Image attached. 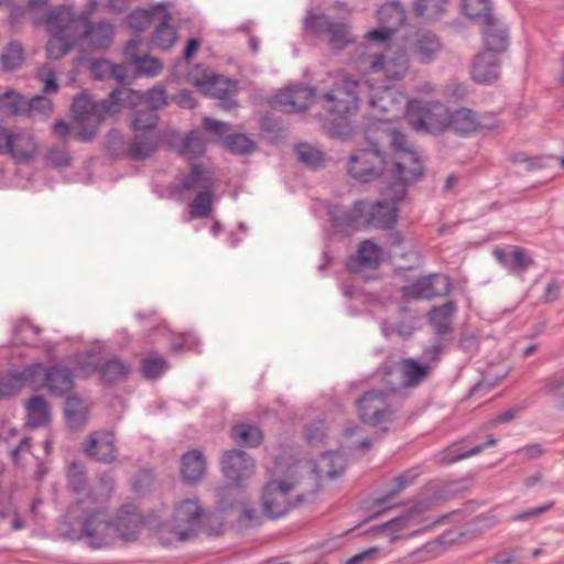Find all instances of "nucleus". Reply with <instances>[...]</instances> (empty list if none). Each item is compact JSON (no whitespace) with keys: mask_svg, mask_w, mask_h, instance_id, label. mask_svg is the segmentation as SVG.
<instances>
[{"mask_svg":"<svg viewBox=\"0 0 564 564\" xmlns=\"http://www.w3.org/2000/svg\"><path fill=\"white\" fill-rule=\"evenodd\" d=\"M290 91L293 100L296 102L294 105L295 112L302 111L311 105H315L314 99L318 93L316 88L305 86L290 88Z\"/></svg>","mask_w":564,"mask_h":564,"instance_id":"obj_57","label":"nucleus"},{"mask_svg":"<svg viewBox=\"0 0 564 564\" xmlns=\"http://www.w3.org/2000/svg\"><path fill=\"white\" fill-rule=\"evenodd\" d=\"M14 140L11 142L9 155L19 164L29 163L39 152V144L34 135L25 129L17 128L13 131Z\"/></svg>","mask_w":564,"mask_h":564,"instance_id":"obj_22","label":"nucleus"},{"mask_svg":"<svg viewBox=\"0 0 564 564\" xmlns=\"http://www.w3.org/2000/svg\"><path fill=\"white\" fill-rule=\"evenodd\" d=\"M144 521L138 508L132 503L121 506L118 510L112 530L124 541H134L143 528Z\"/></svg>","mask_w":564,"mask_h":564,"instance_id":"obj_18","label":"nucleus"},{"mask_svg":"<svg viewBox=\"0 0 564 564\" xmlns=\"http://www.w3.org/2000/svg\"><path fill=\"white\" fill-rule=\"evenodd\" d=\"M226 148L234 154L243 155L254 150L256 143L253 140L242 133L228 134L225 138Z\"/></svg>","mask_w":564,"mask_h":564,"instance_id":"obj_53","label":"nucleus"},{"mask_svg":"<svg viewBox=\"0 0 564 564\" xmlns=\"http://www.w3.org/2000/svg\"><path fill=\"white\" fill-rule=\"evenodd\" d=\"M204 94L219 99V107L224 110H232L237 107L234 98L237 94V84L224 76H214L203 86Z\"/></svg>","mask_w":564,"mask_h":564,"instance_id":"obj_21","label":"nucleus"},{"mask_svg":"<svg viewBox=\"0 0 564 564\" xmlns=\"http://www.w3.org/2000/svg\"><path fill=\"white\" fill-rule=\"evenodd\" d=\"M28 424L31 427L44 426L50 422V408L46 400L41 395H34L26 404Z\"/></svg>","mask_w":564,"mask_h":564,"instance_id":"obj_38","label":"nucleus"},{"mask_svg":"<svg viewBox=\"0 0 564 564\" xmlns=\"http://www.w3.org/2000/svg\"><path fill=\"white\" fill-rule=\"evenodd\" d=\"M160 11L159 23L152 35V43L155 47L167 51L176 41V31L170 24L172 15L166 12L164 4H160Z\"/></svg>","mask_w":564,"mask_h":564,"instance_id":"obj_30","label":"nucleus"},{"mask_svg":"<svg viewBox=\"0 0 564 564\" xmlns=\"http://www.w3.org/2000/svg\"><path fill=\"white\" fill-rule=\"evenodd\" d=\"M456 311L457 306L454 301H448L430 311L429 319L437 335H447L453 332L452 322Z\"/></svg>","mask_w":564,"mask_h":564,"instance_id":"obj_33","label":"nucleus"},{"mask_svg":"<svg viewBox=\"0 0 564 564\" xmlns=\"http://www.w3.org/2000/svg\"><path fill=\"white\" fill-rule=\"evenodd\" d=\"M68 487L76 495H84L88 491V482L86 477L85 467L78 463L73 462L69 465L67 473Z\"/></svg>","mask_w":564,"mask_h":564,"instance_id":"obj_48","label":"nucleus"},{"mask_svg":"<svg viewBox=\"0 0 564 564\" xmlns=\"http://www.w3.org/2000/svg\"><path fill=\"white\" fill-rule=\"evenodd\" d=\"M97 369L106 384L126 381L131 370L130 366L118 357L100 361Z\"/></svg>","mask_w":564,"mask_h":564,"instance_id":"obj_35","label":"nucleus"},{"mask_svg":"<svg viewBox=\"0 0 564 564\" xmlns=\"http://www.w3.org/2000/svg\"><path fill=\"white\" fill-rule=\"evenodd\" d=\"M117 438L112 431L100 430L89 433L84 443V452L102 464H112L118 457Z\"/></svg>","mask_w":564,"mask_h":564,"instance_id":"obj_13","label":"nucleus"},{"mask_svg":"<svg viewBox=\"0 0 564 564\" xmlns=\"http://www.w3.org/2000/svg\"><path fill=\"white\" fill-rule=\"evenodd\" d=\"M380 25L388 26L394 32L404 23L405 12L399 2H389L378 10Z\"/></svg>","mask_w":564,"mask_h":564,"instance_id":"obj_39","label":"nucleus"},{"mask_svg":"<svg viewBox=\"0 0 564 564\" xmlns=\"http://www.w3.org/2000/svg\"><path fill=\"white\" fill-rule=\"evenodd\" d=\"M391 147L393 148V165L388 170V186L392 200H402L406 186L417 182L423 176V164L412 149L406 145L405 135L399 131L391 132Z\"/></svg>","mask_w":564,"mask_h":564,"instance_id":"obj_2","label":"nucleus"},{"mask_svg":"<svg viewBox=\"0 0 564 564\" xmlns=\"http://www.w3.org/2000/svg\"><path fill=\"white\" fill-rule=\"evenodd\" d=\"M346 467L344 456L338 452L324 453L318 464L308 459H299L290 466V476L299 474L307 482V492L314 494L318 488L319 480L326 476L334 479L340 476Z\"/></svg>","mask_w":564,"mask_h":564,"instance_id":"obj_6","label":"nucleus"},{"mask_svg":"<svg viewBox=\"0 0 564 564\" xmlns=\"http://www.w3.org/2000/svg\"><path fill=\"white\" fill-rule=\"evenodd\" d=\"M533 264V260L520 247H513L510 252L508 270L516 274H522Z\"/></svg>","mask_w":564,"mask_h":564,"instance_id":"obj_58","label":"nucleus"},{"mask_svg":"<svg viewBox=\"0 0 564 564\" xmlns=\"http://www.w3.org/2000/svg\"><path fill=\"white\" fill-rule=\"evenodd\" d=\"M135 67L140 74H144L147 76H155L162 69V64L156 58L143 55L141 59H137Z\"/></svg>","mask_w":564,"mask_h":564,"instance_id":"obj_64","label":"nucleus"},{"mask_svg":"<svg viewBox=\"0 0 564 564\" xmlns=\"http://www.w3.org/2000/svg\"><path fill=\"white\" fill-rule=\"evenodd\" d=\"M425 299L430 300L436 296H444L451 292L452 284L447 275L433 273L423 276Z\"/></svg>","mask_w":564,"mask_h":564,"instance_id":"obj_42","label":"nucleus"},{"mask_svg":"<svg viewBox=\"0 0 564 564\" xmlns=\"http://www.w3.org/2000/svg\"><path fill=\"white\" fill-rule=\"evenodd\" d=\"M202 519L203 509L198 501L196 499H185L175 507L171 521L172 531L178 536V540H188L199 528Z\"/></svg>","mask_w":564,"mask_h":564,"instance_id":"obj_11","label":"nucleus"},{"mask_svg":"<svg viewBox=\"0 0 564 564\" xmlns=\"http://www.w3.org/2000/svg\"><path fill=\"white\" fill-rule=\"evenodd\" d=\"M78 22L85 23V19L74 20V12L67 7L52 9L45 19L51 39L46 44V54L51 59H59L73 48L78 41Z\"/></svg>","mask_w":564,"mask_h":564,"instance_id":"obj_3","label":"nucleus"},{"mask_svg":"<svg viewBox=\"0 0 564 564\" xmlns=\"http://www.w3.org/2000/svg\"><path fill=\"white\" fill-rule=\"evenodd\" d=\"M481 128L482 123L475 111L468 108L449 111L448 129L456 134L466 137L479 131Z\"/></svg>","mask_w":564,"mask_h":564,"instance_id":"obj_27","label":"nucleus"},{"mask_svg":"<svg viewBox=\"0 0 564 564\" xmlns=\"http://www.w3.org/2000/svg\"><path fill=\"white\" fill-rule=\"evenodd\" d=\"M181 471L186 482L199 481L206 471V462L203 454L197 449L185 453L181 459Z\"/></svg>","mask_w":564,"mask_h":564,"instance_id":"obj_34","label":"nucleus"},{"mask_svg":"<svg viewBox=\"0 0 564 564\" xmlns=\"http://www.w3.org/2000/svg\"><path fill=\"white\" fill-rule=\"evenodd\" d=\"M231 437L239 445L258 446L262 441V432L258 426L241 424L234 426Z\"/></svg>","mask_w":564,"mask_h":564,"instance_id":"obj_44","label":"nucleus"},{"mask_svg":"<svg viewBox=\"0 0 564 564\" xmlns=\"http://www.w3.org/2000/svg\"><path fill=\"white\" fill-rule=\"evenodd\" d=\"M169 369L167 361L156 354H150L141 360L140 370L144 378L153 380Z\"/></svg>","mask_w":564,"mask_h":564,"instance_id":"obj_47","label":"nucleus"},{"mask_svg":"<svg viewBox=\"0 0 564 564\" xmlns=\"http://www.w3.org/2000/svg\"><path fill=\"white\" fill-rule=\"evenodd\" d=\"M80 19H85V23L78 22V40L86 39L91 47L99 50L108 48L111 45L112 26L109 22L91 23L88 13L83 12L79 15L74 13V20Z\"/></svg>","mask_w":564,"mask_h":564,"instance_id":"obj_16","label":"nucleus"},{"mask_svg":"<svg viewBox=\"0 0 564 564\" xmlns=\"http://www.w3.org/2000/svg\"><path fill=\"white\" fill-rule=\"evenodd\" d=\"M47 370L48 368L39 362L31 364L20 370H12L18 393L25 386H31L34 390L45 388Z\"/></svg>","mask_w":564,"mask_h":564,"instance_id":"obj_29","label":"nucleus"},{"mask_svg":"<svg viewBox=\"0 0 564 564\" xmlns=\"http://www.w3.org/2000/svg\"><path fill=\"white\" fill-rule=\"evenodd\" d=\"M119 107H131L133 109L131 120L133 131H155L159 117L153 109L141 106L137 100L135 104L120 102Z\"/></svg>","mask_w":564,"mask_h":564,"instance_id":"obj_36","label":"nucleus"},{"mask_svg":"<svg viewBox=\"0 0 564 564\" xmlns=\"http://www.w3.org/2000/svg\"><path fill=\"white\" fill-rule=\"evenodd\" d=\"M357 258L361 265L376 269L381 261V250L371 240H365L358 247Z\"/></svg>","mask_w":564,"mask_h":564,"instance_id":"obj_46","label":"nucleus"},{"mask_svg":"<svg viewBox=\"0 0 564 564\" xmlns=\"http://www.w3.org/2000/svg\"><path fill=\"white\" fill-rule=\"evenodd\" d=\"M160 138L155 131H134L129 140V159L142 161L150 158L156 150Z\"/></svg>","mask_w":564,"mask_h":564,"instance_id":"obj_23","label":"nucleus"},{"mask_svg":"<svg viewBox=\"0 0 564 564\" xmlns=\"http://www.w3.org/2000/svg\"><path fill=\"white\" fill-rule=\"evenodd\" d=\"M45 163L52 167H63L70 163V155L66 149L52 147L44 156Z\"/></svg>","mask_w":564,"mask_h":564,"instance_id":"obj_62","label":"nucleus"},{"mask_svg":"<svg viewBox=\"0 0 564 564\" xmlns=\"http://www.w3.org/2000/svg\"><path fill=\"white\" fill-rule=\"evenodd\" d=\"M417 469H410L398 477H395V488L390 490L383 497L377 499L376 503L378 506H384L389 500L397 496L400 491H402L408 486L412 485L415 478L419 476Z\"/></svg>","mask_w":564,"mask_h":564,"instance_id":"obj_56","label":"nucleus"},{"mask_svg":"<svg viewBox=\"0 0 564 564\" xmlns=\"http://www.w3.org/2000/svg\"><path fill=\"white\" fill-rule=\"evenodd\" d=\"M254 463L249 454L239 449L226 452L221 457V471L224 476L240 486V482L253 474Z\"/></svg>","mask_w":564,"mask_h":564,"instance_id":"obj_15","label":"nucleus"},{"mask_svg":"<svg viewBox=\"0 0 564 564\" xmlns=\"http://www.w3.org/2000/svg\"><path fill=\"white\" fill-rule=\"evenodd\" d=\"M213 186L210 172L202 164H194L188 174L181 180L183 191H207Z\"/></svg>","mask_w":564,"mask_h":564,"instance_id":"obj_37","label":"nucleus"},{"mask_svg":"<svg viewBox=\"0 0 564 564\" xmlns=\"http://www.w3.org/2000/svg\"><path fill=\"white\" fill-rule=\"evenodd\" d=\"M335 22L326 14L310 13L305 19V25L317 35H326Z\"/></svg>","mask_w":564,"mask_h":564,"instance_id":"obj_60","label":"nucleus"},{"mask_svg":"<svg viewBox=\"0 0 564 564\" xmlns=\"http://www.w3.org/2000/svg\"><path fill=\"white\" fill-rule=\"evenodd\" d=\"M378 375L381 377V381L384 389H381L386 394L394 399L395 397H404V389L402 384V378L399 380V362L386 360L378 368Z\"/></svg>","mask_w":564,"mask_h":564,"instance_id":"obj_31","label":"nucleus"},{"mask_svg":"<svg viewBox=\"0 0 564 564\" xmlns=\"http://www.w3.org/2000/svg\"><path fill=\"white\" fill-rule=\"evenodd\" d=\"M445 6V0H416L413 10L415 15L427 21H435L444 14Z\"/></svg>","mask_w":564,"mask_h":564,"instance_id":"obj_43","label":"nucleus"},{"mask_svg":"<svg viewBox=\"0 0 564 564\" xmlns=\"http://www.w3.org/2000/svg\"><path fill=\"white\" fill-rule=\"evenodd\" d=\"M290 467L286 470V477L283 480L269 481L262 491V511L270 519H278L286 514L291 509L300 506L307 500L304 494L296 495L292 501L289 499L290 491L306 484L299 474L293 477L289 474Z\"/></svg>","mask_w":564,"mask_h":564,"instance_id":"obj_4","label":"nucleus"},{"mask_svg":"<svg viewBox=\"0 0 564 564\" xmlns=\"http://www.w3.org/2000/svg\"><path fill=\"white\" fill-rule=\"evenodd\" d=\"M441 50L442 43L432 32L416 33L411 42L412 54L423 64L431 63Z\"/></svg>","mask_w":564,"mask_h":564,"instance_id":"obj_26","label":"nucleus"},{"mask_svg":"<svg viewBox=\"0 0 564 564\" xmlns=\"http://www.w3.org/2000/svg\"><path fill=\"white\" fill-rule=\"evenodd\" d=\"M328 35V43L333 50H343L351 41L350 26L345 22H335L330 28Z\"/></svg>","mask_w":564,"mask_h":564,"instance_id":"obj_49","label":"nucleus"},{"mask_svg":"<svg viewBox=\"0 0 564 564\" xmlns=\"http://www.w3.org/2000/svg\"><path fill=\"white\" fill-rule=\"evenodd\" d=\"M213 212V192L199 191L193 202L188 205L189 219H204L210 216Z\"/></svg>","mask_w":564,"mask_h":564,"instance_id":"obj_40","label":"nucleus"},{"mask_svg":"<svg viewBox=\"0 0 564 564\" xmlns=\"http://www.w3.org/2000/svg\"><path fill=\"white\" fill-rule=\"evenodd\" d=\"M111 521L104 508L86 511L82 521V536L94 549L108 544L111 536Z\"/></svg>","mask_w":564,"mask_h":564,"instance_id":"obj_12","label":"nucleus"},{"mask_svg":"<svg viewBox=\"0 0 564 564\" xmlns=\"http://www.w3.org/2000/svg\"><path fill=\"white\" fill-rule=\"evenodd\" d=\"M111 98L118 99L119 104H135V100L155 112L166 105V93L163 87H153L141 94L127 87L116 88L111 91Z\"/></svg>","mask_w":564,"mask_h":564,"instance_id":"obj_17","label":"nucleus"},{"mask_svg":"<svg viewBox=\"0 0 564 564\" xmlns=\"http://www.w3.org/2000/svg\"><path fill=\"white\" fill-rule=\"evenodd\" d=\"M26 115L30 117L40 115V116H50L53 111V102L48 97L45 96H35L28 100L26 105Z\"/></svg>","mask_w":564,"mask_h":564,"instance_id":"obj_61","label":"nucleus"},{"mask_svg":"<svg viewBox=\"0 0 564 564\" xmlns=\"http://www.w3.org/2000/svg\"><path fill=\"white\" fill-rule=\"evenodd\" d=\"M329 216L339 230H360L369 226V205L364 200H357L350 209L336 205L329 209Z\"/></svg>","mask_w":564,"mask_h":564,"instance_id":"obj_14","label":"nucleus"},{"mask_svg":"<svg viewBox=\"0 0 564 564\" xmlns=\"http://www.w3.org/2000/svg\"><path fill=\"white\" fill-rule=\"evenodd\" d=\"M2 66L7 70H14L23 63V47L20 42H10L1 55Z\"/></svg>","mask_w":564,"mask_h":564,"instance_id":"obj_50","label":"nucleus"},{"mask_svg":"<svg viewBox=\"0 0 564 564\" xmlns=\"http://www.w3.org/2000/svg\"><path fill=\"white\" fill-rule=\"evenodd\" d=\"M369 69L372 73H383L388 79L400 80L409 70V57L404 47H390L384 54L370 56Z\"/></svg>","mask_w":564,"mask_h":564,"instance_id":"obj_10","label":"nucleus"},{"mask_svg":"<svg viewBox=\"0 0 564 564\" xmlns=\"http://www.w3.org/2000/svg\"><path fill=\"white\" fill-rule=\"evenodd\" d=\"M113 490L115 478L110 474H102L98 479V484L87 494L93 501L104 502L111 497Z\"/></svg>","mask_w":564,"mask_h":564,"instance_id":"obj_52","label":"nucleus"},{"mask_svg":"<svg viewBox=\"0 0 564 564\" xmlns=\"http://www.w3.org/2000/svg\"><path fill=\"white\" fill-rule=\"evenodd\" d=\"M499 59L489 52L476 55L473 67V79L479 84H490L499 77Z\"/></svg>","mask_w":564,"mask_h":564,"instance_id":"obj_25","label":"nucleus"},{"mask_svg":"<svg viewBox=\"0 0 564 564\" xmlns=\"http://www.w3.org/2000/svg\"><path fill=\"white\" fill-rule=\"evenodd\" d=\"M481 25L486 52L491 54L505 52L509 45L508 30L505 24L494 18Z\"/></svg>","mask_w":564,"mask_h":564,"instance_id":"obj_24","label":"nucleus"},{"mask_svg":"<svg viewBox=\"0 0 564 564\" xmlns=\"http://www.w3.org/2000/svg\"><path fill=\"white\" fill-rule=\"evenodd\" d=\"M392 192L386 187L383 191V198L376 204L369 206V225L381 228V229H390L397 223V204L400 200H392L389 196H391Z\"/></svg>","mask_w":564,"mask_h":564,"instance_id":"obj_20","label":"nucleus"},{"mask_svg":"<svg viewBox=\"0 0 564 564\" xmlns=\"http://www.w3.org/2000/svg\"><path fill=\"white\" fill-rule=\"evenodd\" d=\"M73 384L74 376L70 369L58 366L48 368L45 388L52 394L62 397L72 390Z\"/></svg>","mask_w":564,"mask_h":564,"instance_id":"obj_32","label":"nucleus"},{"mask_svg":"<svg viewBox=\"0 0 564 564\" xmlns=\"http://www.w3.org/2000/svg\"><path fill=\"white\" fill-rule=\"evenodd\" d=\"M387 162L373 144L369 149L357 150L349 156L348 173L349 175L362 183L371 182L378 178L386 170Z\"/></svg>","mask_w":564,"mask_h":564,"instance_id":"obj_9","label":"nucleus"},{"mask_svg":"<svg viewBox=\"0 0 564 564\" xmlns=\"http://www.w3.org/2000/svg\"><path fill=\"white\" fill-rule=\"evenodd\" d=\"M160 13V4L153 12L147 10H135L129 14L128 25L134 31H144L152 24L154 19L159 18Z\"/></svg>","mask_w":564,"mask_h":564,"instance_id":"obj_54","label":"nucleus"},{"mask_svg":"<svg viewBox=\"0 0 564 564\" xmlns=\"http://www.w3.org/2000/svg\"><path fill=\"white\" fill-rule=\"evenodd\" d=\"M367 100L372 108L384 109L372 85L365 79H357L352 75L338 73L334 76L329 89L317 93L314 99L316 106L329 115L340 118L355 113L359 104Z\"/></svg>","mask_w":564,"mask_h":564,"instance_id":"obj_1","label":"nucleus"},{"mask_svg":"<svg viewBox=\"0 0 564 564\" xmlns=\"http://www.w3.org/2000/svg\"><path fill=\"white\" fill-rule=\"evenodd\" d=\"M295 153L299 161L311 169H317L324 162V153L310 144H299Z\"/></svg>","mask_w":564,"mask_h":564,"instance_id":"obj_55","label":"nucleus"},{"mask_svg":"<svg viewBox=\"0 0 564 564\" xmlns=\"http://www.w3.org/2000/svg\"><path fill=\"white\" fill-rule=\"evenodd\" d=\"M99 68H105L109 70L110 77L117 79L118 82H123L126 78V70L124 67L119 65H111L107 61H97L91 64V73L94 76H99Z\"/></svg>","mask_w":564,"mask_h":564,"instance_id":"obj_63","label":"nucleus"},{"mask_svg":"<svg viewBox=\"0 0 564 564\" xmlns=\"http://www.w3.org/2000/svg\"><path fill=\"white\" fill-rule=\"evenodd\" d=\"M405 118L415 131L440 133L448 129L449 110L438 101L413 99L408 102Z\"/></svg>","mask_w":564,"mask_h":564,"instance_id":"obj_7","label":"nucleus"},{"mask_svg":"<svg viewBox=\"0 0 564 564\" xmlns=\"http://www.w3.org/2000/svg\"><path fill=\"white\" fill-rule=\"evenodd\" d=\"M177 151L181 155L187 158H197L205 152V141L199 131L193 130L182 139Z\"/></svg>","mask_w":564,"mask_h":564,"instance_id":"obj_45","label":"nucleus"},{"mask_svg":"<svg viewBox=\"0 0 564 564\" xmlns=\"http://www.w3.org/2000/svg\"><path fill=\"white\" fill-rule=\"evenodd\" d=\"M28 99L15 91H7L0 96V110L12 115H24L26 112Z\"/></svg>","mask_w":564,"mask_h":564,"instance_id":"obj_51","label":"nucleus"},{"mask_svg":"<svg viewBox=\"0 0 564 564\" xmlns=\"http://www.w3.org/2000/svg\"><path fill=\"white\" fill-rule=\"evenodd\" d=\"M434 366L431 362H422L415 358H404L399 361V371L402 378L403 389H414L430 379Z\"/></svg>","mask_w":564,"mask_h":564,"instance_id":"obj_19","label":"nucleus"},{"mask_svg":"<svg viewBox=\"0 0 564 564\" xmlns=\"http://www.w3.org/2000/svg\"><path fill=\"white\" fill-rule=\"evenodd\" d=\"M89 405L78 395H69L65 400L64 416L67 426L78 431L87 424Z\"/></svg>","mask_w":564,"mask_h":564,"instance_id":"obj_28","label":"nucleus"},{"mask_svg":"<svg viewBox=\"0 0 564 564\" xmlns=\"http://www.w3.org/2000/svg\"><path fill=\"white\" fill-rule=\"evenodd\" d=\"M463 11L469 19L480 24L495 18L491 14L490 0H463Z\"/></svg>","mask_w":564,"mask_h":564,"instance_id":"obj_41","label":"nucleus"},{"mask_svg":"<svg viewBox=\"0 0 564 564\" xmlns=\"http://www.w3.org/2000/svg\"><path fill=\"white\" fill-rule=\"evenodd\" d=\"M106 148L115 158H129V140L118 131H110L107 135Z\"/></svg>","mask_w":564,"mask_h":564,"instance_id":"obj_59","label":"nucleus"},{"mask_svg":"<svg viewBox=\"0 0 564 564\" xmlns=\"http://www.w3.org/2000/svg\"><path fill=\"white\" fill-rule=\"evenodd\" d=\"M355 405L359 420L370 426L392 422L395 417L397 408L393 399L381 389L365 391L355 401Z\"/></svg>","mask_w":564,"mask_h":564,"instance_id":"obj_8","label":"nucleus"},{"mask_svg":"<svg viewBox=\"0 0 564 564\" xmlns=\"http://www.w3.org/2000/svg\"><path fill=\"white\" fill-rule=\"evenodd\" d=\"M118 105L119 100L111 98V93L107 99L98 102L86 96L75 98L72 110L75 120L82 126L75 132V138L83 142L90 141L96 134L99 122L106 116H112L118 112Z\"/></svg>","mask_w":564,"mask_h":564,"instance_id":"obj_5","label":"nucleus"}]
</instances>
